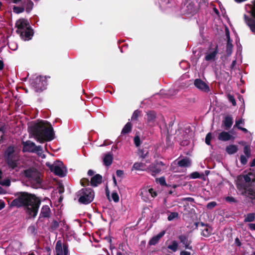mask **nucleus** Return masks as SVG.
<instances>
[{"mask_svg":"<svg viewBox=\"0 0 255 255\" xmlns=\"http://www.w3.org/2000/svg\"><path fill=\"white\" fill-rule=\"evenodd\" d=\"M15 198L9 204L11 207L23 208L28 218H35L41 203V199L35 194L27 192H17Z\"/></svg>","mask_w":255,"mask_h":255,"instance_id":"obj_1","label":"nucleus"},{"mask_svg":"<svg viewBox=\"0 0 255 255\" xmlns=\"http://www.w3.org/2000/svg\"><path fill=\"white\" fill-rule=\"evenodd\" d=\"M28 131L40 143L50 141L54 138V132L51 124L41 121L28 127Z\"/></svg>","mask_w":255,"mask_h":255,"instance_id":"obj_2","label":"nucleus"},{"mask_svg":"<svg viewBox=\"0 0 255 255\" xmlns=\"http://www.w3.org/2000/svg\"><path fill=\"white\" fill-rule=\"evenodd\" d=\"M77 195L79 197L78 201L79 203L87 205L93 201L95 193L91 188H84L80 190L77 193Z\"/></svg>","mask_w":255,"mask_h":255,"instance_id":"obj_3","label":"nucleus"},{"mask_svg":"<svg viewBox=\"0 0 255 255\" xmlns=\"http://www.w3.org/2000/svg\"><path fill=\"white\" fill-rule=\"evenodd\" d=\"M24 176L28 178L33 186L37 188L41 185L42 180L40 172L35 168H29L24 170Z\"/></svg>","mask_w":255,"mask_h":255,"instance_id":"obj_4","label":"nucleus"},{"mask_svg":"<svg viewBox=\"0 0 255 255\" xmlns=\"http://www.w3.org/2000/svg\"><path fill=\"white\" fill-rule=\"evenodd\" d=\"M246 6H249L250 8L249 12L251 17L245 14L244 19L251 32L255 35V0H253L251 4H248Z\"/></svg>","mask_w":255,"mask_h":255,"instance_id":"obj_5","label":"nucleus"},{"mask_svg":"<svg viewBox=\"0 0 255 255\" xmlns=\"http://www.w3.org/2000/svg\"><path fill=\"white\" fill-rule=\"evenodd\" d=\"M30 84L35 92L40 93L46 89V77L39 76L32 78L30 79Z\"/></svg>","mask_w":255,"mask_h":255,"instance_id":"obj_6","label":"nucleus"},{"mask_svg":"<svg viewBox=\"0 0 255 255\" xmlns=\"http://www.w3.org/2000/svg\"><path fill=\"white\" fill-rule=\"evenodd\" d=\"M237 189L240 192L242 195L245 196L248 193L250 196V198L252 200H255V190L252 188H249L247 184L245 183H239L237 186Z\"/></svg>","mask_w":255,"mask_h":255,"instance_id":"obj_7","label":"nucleus"},{"mask_svg":"<svg viewBox=\"0 0 255 255\" xmlns=\"http://www.w3.org/2000/svg\"><path fill=\"white\" fill-rule=\"evenodd\" d=\"M165 166L164 163L161 161L155 160L149 165L148 170L152 176L159 174Z\"/></svg>","mask_w":255,"mask_h":255,"instance_id":"obj_8","label":"nucleus"},{"mask_svg":"<svg viewBox=\"0 0 255 255\" xmlns=\"http://www.w3.org/2000/svg\"><path fill=\"white\" fill-rule=\"evenodd\" d=\"M22 144L23 146L22 149L23 152L35 153L42 150L41 146H36L34 142L30 140L23 142Z\"/></svg>","mask_w":255,"mask_h":255,"instance_id":"obj_9","label":"nucleus"},{"mask_svg":"<svg viewBox=\"0 0 255 255\" xmlns=\"http://www.w3.org/2000/svg\"><path fill=\"white\" fill-rule=\"evenodd\" d=\"M194 85L196 88L202 92L208 93L210 91L209 86L201 79H196Z\"/></svg>","mask_w":255,"mask_h":255,"instance_id":"obj_10","label":"nucleus"},{"mask_svg":"<svg viewBox=\"0 0 255 255\" xmlns=\"http://www.w3.org/2000/svg\"><path fill=\"white\" fill-rule=\"evenodd\" d=\"M46 165L49 167L50 170L53 172L55 175L60 177H63L66 175L64 173L63 169L60 166L54 164H51L49 163H46Z\"/></svg>","mask_w":255,"mask_h":255,"instance_id":"obj_11","label":"nucleus"},{"mask_svg":"<svg viewBox=\"0 0 255 255\" xmlns=\"http://www.w3.org/2000/svg\"><path fill=\"white\" fill-rule=\"evenodd\" d=\"M15 26L17 28L16 32L19 33V31L26 29L27 27H29L30 25L27 19L21 18L16 22Z\"/></svg>","mask_w":255,"mask_h":255,"instance_id":"obj_12","label":"nucleus"},{"mask_svg":"<svg viewBox=\"0 0 255 255\" xmlns=\"http://www.w3.org/2000/svg\"><path fill=\"white\" fill-rule=\"evenodd\" d=\"M20 36L25 40H30L33 35L34 31L31 26L27 27L26 29L19 31Z\"/></svg>","mask_w":255,"mask_h":255,"instance_id":"obj_13","label":"nucleus"},{"mask_svg":"<svg viewBox=\"0 0 255 255\" xmlns=\"http://www.w3.org/2000/svg\"><path fill=\"white\" fill-rule=\"evenodd\" d=\"M146 116L147 124L150 126H154L156 118V112L154 111H150L146 113Z\"/></svg>","mask_w":255,"mask_h":255,"instance_id":"obj_14","label":"nucleus"},{"mask_svg":"<svg viewBox=\"0 0 255 255\" xmlns=\"http://www.w3.org/2000/svg\"><path fill=\"white\" fill-rule=\"evenodd\" d=\"M218 139L223 141H226L231 139L234 140L235 137L231 135L229 132L223 131L219 134Z\"/></svg>","mask_w":255,"mask_h":255,"instance_id":"obj_15","label":"nucleus"},{"mask_svg":"<svg viewBox=\"0 0 255 255\" xmlns=\"http://www.w3.org/2000/svg\"><path fill=\"white\" fill-rule=\"evenodd\" d=\"M103 177L99 174H97L91 177L90 184L93 187H97L102 182Z\"/></svg>","mask_w":255,"mask_h":255,"instance_id":"obj_16","label":"nucleus"},{"mask_svg":"<svg viewBox=\"0 0 255 255\" xmlns=\"http://www.w3.org/2000/svg\"><path fill=\"white\" fill-rule=\"evenodd\" d=\"M51 215V210L48 205H44L42 206L40 213V218H49Z\"/></svg>","mask_w":255,"mask_h":255,"instance_id":"obj_17","label":"nucleus"},{"mask_svg":"<svg viewBox=\"0 0 255 255\" xmlns=\"http://www.w3.org/2000/svg\"><path fill=\"white\" fill-rule=\"evenodd\" d=\"M165 233V231H162L160 232L157 235L153 236L148 242V246H153L155 245L158 243L159 240L164 235Z\"/></svg>","mask_w":255,"mask_h":255,"instance_id":"obj_18","label":"nucleus"},{"mask_svg":"<svg viewBox=\"0 0 255 255\" xmlns=\"http://www.w3.org/2000/svg\"><path fill=\"white\" fill-rule=\"evenodd\" d=\"M223 124H224L226 130L230 128L233 124V120L232 116L230 115L226 116L223 121Z\"/></svg>","mask_w":255,"mask_h":255,"instance_id":"obj_19","label":"nucleus"},{"mask_svg":"<svg viewBox=\"0 0 255 255\" xmlns=\"http://www.w3.org/2000/svg\"><path fill=\"white\" fill-rule=\"evenodd\" d=\"M177 165L182 167H190L191 165V160L188 157H185L177 161Z\"/></svg>","mask_w":255,"mask_h":255,"instance_id":"obj_20","label":"nucleus"},{"mask_svg":"<svg viewBox=\"0 0 255 255\" xmlns=\"http://www.w3.org/2000/svg\"><path fill=\"white\" fill-rule=\"evenodd\" d=\"M113 155L111 153H108L105 154L103 158V162L105 166H109L113 162Z\"/></svg>","mask_w":255,"mask_h":255,"instance_id":"obj_21","label":"nucleus"},{"mask_svg":"<svg viewBox=\"0 0 255 255\" xmlns=\"http://www.w3.org/2000/svg\"><path fill=\"white\" fill-rule=\"evenodd\" d=\"M245 181V183H250L251 181V178L250 176H249V175H239L237 177V181L236 183V187H237V186L239 183H244L243 181Z\"/></svg>","mask_w":255,"mask_h":255,"instance_id":"obj_22","label":"nucleus"},{"mask_svg":"<svg viewBox=\"0 0 255 255\" xmlns=\"http://www.w3.org/2000/svg\"><path fill=\"white\" fill-rule=\"evenodd\" d=\"M56 255H64L63 244L61 240L57 241L55 245Z\"/></svg>","mask_w":255,"mask_h":255,"instance_id":"obj_23","label":"nucleus"},{"mask_svg":"<svg viewBox=\"0 0 255 255\" xmlns=\"http://www.w3.org/2000/svg\"><path fill=\"white\" fill-rule=\"evenodd\" d=\"M201 235L204 237H208L211 235L212 234V228L209 225L208 226H206V227L205 228L201 229Z\"/></svg>","mask_w":255,"mask_h":255,"instance_id":"obj_24","label":"nucleus"},{"mask_svg":"<svg viewBox=\"0 0 255 255\" xmlns=\"http://www.w3.org/2000/svg\"><path fill=\"white\" fill-rule=\"evenodd\" d=\"M218 52V46L217 45L216 47H215V50L213 51H212V52H210L209 54H207L205 56V60L209 61L214 60Z\"/></svg>","mask_w":255,"mask_h":255,"instance_id":"obj_25","label":"nucleus"},{"mask_svg":"<svg viewBox=\"0 0 255 255\" xmlns=\"http://www.w3.org/2000/svg\"><path fill=\"white\" fill-rule=\"evenodd\" d=\"M225 150L229 154L231 155L236 153L238 150V148L236 145L230 144L226 146Z\"/></svg>","mask_w":255,"mask_h":255,"instance_id":"obj_26","label":"nucleus"},{"mask_svg":"<svg viewBox=\"0 0 255 255\" xmlns=\"http://www.w3.org/2000/svg\"><path fill=\"white\" fill-rule=\"evenodd\" d=\"M132 124L130 122H128L122 129L121 134L125 135L129 133L132 130Z\"/></svg>","mask_w":255,"mask_h":255,"instance_id":"obj_27","label":"nucleus"},{"mask_svg":"<svg viewBox=\"0 0 255 255\" xmlns=\"http://www.w3.org/2000/svg\"><path fill=\"white\" fill-rule=\"evenodd\" d=\"M25 11L27 13H29L33 8L34 3L31 0H25Z\"/></svg>","mask_w":255,"mask_h":255,"instance_id":"obj_28","label":"nucleus"},{"mask_svg":"<svg viewBox=\"0 0 255 255\" xmlns=\"http://www.w3.org/2000/svg\"><path fill=\"white\" fill-rule=\"evenodd\" d=\"M245 218L244 220L245 223L253 222L255 219V214L253 213H249L246 216H245Z\"/></svg>","mask_w":255,"mask_h":255,"instance_id":"obj_29","label":"nucleus"},{"mask_svg":"<svg viewBox=\"0 0 255 255\" xmlns=\"http://www.w3.org/2000/svg\"><path fill=\"white\" fill-rule=\"evenodd\" d=\"M6 162L8 166L12 169L17 166L16 161L12 159V157H6Z\"/></svg>","mask_w":255,"mask_h":255,"instance_id":"obj_30","label":"nucleus"},{"mask_svg":"<svg viewBox=\"0 0 255 255\" xmlns=\"http://www.w3.org/2000/svg\"><path fill=\"white\" fill-rule=\"evenodd\" d=\"M244 153L249 158L251 155V149L250 145H245L244 147Z\"/></svg>","mask_w":255,"mask_h":255,"instance_id":"obj_31","label":"nucleus"},{"mask_svg":"<svg viewBox=\"0 0 255 255\" xmlns=\"http://www.w3.org/2000/svg\"><path fill=\"white\" fill-rule=\"evenodd\" d=\"M167 248L172 250L173 252H175L177 250L178 244L176 241H173L171 245L168 246Z\"/></svg>","mask_w":255,"mask_h":255,"instance_id":"obj_32","label":"nucleus"},{"mask_svg":"<svg viewBox=\"0 0 255 255\" xmlns=\"http://www.w3.org/2000/svg\"><path fill=\"white\" fill-rule=\"evenodd\" d=\"M178 239L180 240V242L184 245H185L191 241H189L188 237L185 235L179 236Z\"/></svg>","mask_w":255,"mask_h":255,"instance_id":"obj_33","label":"nucleus"},{"mask_svg":"<svg viewBox=\"0 0 255 255\" xmlns=\"http://www.w3.org/2000/svg\"><path fill=\"white\" fill-rule=\"evenodd\" d=\"M144 164L143 163L135 162L134 163L132 168L135 170H143Z\"/></svg>","mask_w":255,"mask_h":255,"instance_id":"obj_34","label":"nucleus"},{"mask_svg":"<svg viewBox=\"0 0 255 255\" xmlns=\"http://www.w3.org/2000/svg\"><path fill=\"white\" fill-rule=\"evenodd\" d=\"M24 10V6H13V11L17 14L23 12Z\"/></svg>","mask_w":255,"mask_h":255,"instance_id":"obj_35","label":"nucleus"},{"mask_svg":"<svg viewBox=\"0 0 255 255\" xmlns=\"http://www.w3.org/2000/svg\"><path fill=\"white\" fill-rule=\"evenodd\" d=\"M233 44H226V53L228 56L231 55L233 52Z\"/></svg>","mask_w":255,"mask_h":255,"instance_id":"obj_36","label":"nucleus"},{"mask_svg":"<svg viewBox=\"0 0 255 255\" xmlns=\"http://www.w3.org/2000/svg\"><path fill=\"white\" fill-rule=\"evenodd\" d=\"M189 176L191 179L202 178L200 173L197 171L191 173Z\"/></svg>","mask_w":255,"mask_h":255,"instance_id":"obj_37","label":"nucleus"},{"mask_svg":"<svg viewBox=\"0 0 255 255\" xmlns=\"http://www.w3.org/2000/svg\"><path fill=\"white\" fill-rule=\"evenodd\" d=\"M140 114V111L138 110L134 111L131 117V120L136 121H137L138 117H139Z\"/></svg>","mask_w":255,"mask_h":255,"instance_id":"obj_38","label":"nucleus"},{"mask_svg":"<svg viewBox=\"0 0 255 255\" xmlns=\"http://www.w3.org/2000/svg\"><path fill=\"white\" fill-rule=\"evenodd\" d=\"M112 198L115 203L119 201V196L116 191H114L112 193Z\"/></svg>","mask_w":255,"mask_h":255,"instance_id":"obj_39","label":"nucleus"},{"mask_svg":"<svg viewBox=\"0 0 255 255\" xmlns=\"http://www.w3.org/2000/svg\"><path fill=\"white\" fill-rule=\"evenodd\" d=\"M13 152H14L13 147H12L11 146L8 147L5 152L6 154V157H12V154L13 153Z\"/></svg>","mask_w":255,"mask_h":255,"instance_id":"obj_40","label":"nucleus"},{"mask_svg":"<svg viewBox=\"0 0 255 255\" xmlns=\"http://www.w3.org/2000/svg\"><path fill=\"white\" fill-rule=\"evenodd\" d=\"M178 216V213L177 212H171L170 213V214L168 216L167 219H168V221H171L174 220V219L177 218Z\"/></svg>","mask_w":255,"mask_h":255,"instance_id":"obj_41","label":"nucleus"},{"mask_svg":"<svg viewBox=\"0 0 255 255\" xmlns=\"http://www.w3.org/2000/svg\"><path fill=\"white\" fill-rule=\"evenodd\" d=\"M156 180L161 186H167L164 177H161L159 178H157Z\"/></svg>","mask_w":255,"mask_h":255,"instance_id":"obj_42","label":"nucleus"},{"mask_svg":"<svg viewBox=\"0 0 255 255\" xmlns=\"http://www.w3.org/2000/svg\"><path fill=\"white\" fill-rule=\"evenodd\" d=\"M90 181L86 178H83L80 180V184L82 186L85 187L89 185Z\"/></svg>","mask_w":255,"mask_h":255,"instance_id":"obj_43","label":"nucleus"},{"mask_svg":"<svg viewBox=\"0 0 255 255\" xmlns=\"http://www.w3.org/2000/svg\"><path fill=\"white\" fill-rule=\"evenodd\" d=\"M227 98L229 102L232 103L233 106H235L236 105V100L233 95H232L230 94H228Z\"/></svg>","mask_w":255,"mask_h":255,"instance_id":"obj_44","label":"nucleus"},{"mask_svg":"<svg viewBox=\"0 0 255 255\" xmlns=\"http://www.w3.org/2000/svg\"><path fill=\"white\" fill-rule=\"evenodd\" d=\"M212 138V134L211 132L208 133L205 137V143L208 145H211V140Z\"/></svg>","mask_w":255,"mask_h":255,"instance_id":"obj_45","label":"nucleus"},{"mask_svg":"<svg viewBox=\"0 0 255 255\" xmlns=\"http://www.w3.org/2000/svg\"><path fill=\"white\" fill-rule=\"evenodd\" d=\"M225 200L226 202L229 203H237L238 200H237L234 197L232 196H227L225 198Z\"/></svg>","mask_w":255,"mask_h":255,"instance_id":"obj_46","label":"nucleus"},{"mask_svg":"<svg viewBox=\"0 0 255 255\" xmlns=\"http://www.w3.org/2000/svg\"><path fill=\"white\" fill-rule=\"evenodd\" d=\"M134 143L136 147H138L140 145V139L138 135H135L133 139Z\"/></svg>","mask_w":255,"mask_h":255,"instance_id":"obj_47","label":"nucleus"},{"mask_svg":"<svg viewBox=\"0 0 255 255\" xmlns=\"http://www.w3.org/2000/svg\"><path fill=\"white\" fill-rule=\"evenodd\" d=\"M247 158L248 157H247L246 156H245L244 155H241L240 156V162L242 163V164L245 165L247 163V162H248Z\"/></svg>","mask_w":255,"mask_h":255,"instance_id":"obj_48","label":"nucleus"},{"mask_svg":"<svg viewBox=\"0 0 255 255\" xmlns=\"http://www.w3.org/2000/svg\"><path fill=\"white\" fill-rule=\"evenodd\" d=\"M63 254L64 255H68L69 254V250H68V245L67 243H64L63 244Z\"/></svg>","mask_w":255,"mask_h":255,"instance_id":"obj_49","label":"nucleus"},{"mask_svg":"<svg viewBox=\"0 0 255 255\" xmlns=\"http://www.w3.org/2000/svg\"><path fill=\"white\" fill-rule=\"evenodd\" d=\"M139 153L140 154V156L142 158H145L147 156L148 151L146 150H144V149H141L139 150Z\"/></svg>","mask_w":255,"mask_h":255,"instance_id":"obj_50","label":"nucleus"},{"mask_svg":"<svg viewBox=\"0 0 255 255\" xmlns=\"http://www.w3.org/2000/svg\"><path fill=\"white\" fill-rule=\"evenodd\" d=\"M217 205V203L215 201H212L208 203L206 207L208 209H212Z\"/></svg>","mask_w":255,"mask_h":255,"instance_id":"obj_51","label":"nucleus"},{"mask_svg":"<svg viewBox=\"0 0 255 255\" xmlns=\"http://www.w3.org/2000/svg\"><path fill=\"white\" fill-rule=\"evenodd\" d=\"M59 223L56 220H53L52 222L51 227L52 229L55 230L59 227Z\"/></svg>","mask_w":255,"mask_h":255,"instance_id":"obj_52","label":"nucleus"},{"mask_svg":"<svg viewBox=\"0 0 255 255\" xmlns=\"http://www.w3.org/2000/svg\"><path fill=\"white\" fill-rule=\"evenodd\" d=\"M148 192L152 198H154L157 195L156 192H155L152 188L149 189Z\"/></svg>","mask_w":255,"mask_h":255,"instance_id":"obj_53","label":"nucleus"},{"mask_svg":"<svg viewBox=\"0 0 255 255\" xmlns=\"http://www.w3.org/2000/svg\"><path fill=\"white\" fill-rule=\"evenodd\" d=\"M0 184L2 185L9 186L10 185V181L8 179L4 180L3 181L0 182Z\"/></svg>","mask_w":255,"mask_h":255,"instance_id":"obj_54","label":"nucleus"},{"mask_svg":"<svg viewBox=\"0 0 255 255\" xmlns=\"http://www.w3.org/2000/svg\"><path fill=\"white\" fill-rule=\"evenodd\" d=\"M243 123V120L242 119H240L238 121H236L235 125L234 126V128H238V127H241L240 125Z\"/></svg>","mask_w":255,"mask_h":255,"instance_id":"obj_55","label":"nucleus"},{"mask_svg":"<svg viewBox=\"0 0 255 255\" xmlns=\"http://www.w3.org/2000/svg\"><path fill=\"white\" fill-rule=\"evenodd\" d=\"M4 135V130L3 127L0 128V141L2 139Z\"/></svg>","mask_w":255,"mask_h":255,"instance_id":"obj_56","label":"nucleus"},{"mask_svg":"<svg viewBox=\"0 0 255 255\" xmlns=\"http://www.w3.org/2000/svg\"><path fill=\"white\" fill-rule=\"evenodd\" d=\"M182 201H188V202H195L194 199L193 198H191V197L184 198L182 199Z\"/></svg>","mask_w":255,"mask_h":255,"instance_id":"obj_57","label":"nucleus"},{"mask_svg":"<svg viewBox=\"0 0 255 255\" xmlns=\"http://www.w3.org/2000/svg\"><path fill=\"white\" fill-rule=\"evenodd\" d=\"M235 244L236 245V246L239 247H241L242 245V243L238 237H237L235 239Z\"/></svg>","mask_w":255,"mask_h":255,"instance_id":"obj_58","label":"nucleus"},{"mask_svg":"<svg viewBox=\"0 0 255 255\" xmlns=\"http://www.w3.org/2000/svg\"><path fill=\"white\" fill-rule=\"evenodd\" d=\"M116 175L118 177H122L124 175V171L122 170H117L116 171Z\"/></svg>","mask_w":255,"mask_h":255,"instance_id":"obj_59","label":"nucleus"},{"mask_svg":"<svg viewBox=\"0 0 255 255\" xmlns=\"http://www.w3.org/2000/svg\"><path fill=\"white\" fill-rule=\"evenodd\" d=\"M191 243V241L189 242L188 243L184 245V247L186 249H188L190 250H193L192 247L190 246Z\"/></svg>","mask_w":255,"mask_h":255,"instance_id":"obj_60","label":"nucleus"},{"mask_svg":"<svg viewBox=\"0 0 255 255\" xmlns=\"http://www.w3.org/2000/svg\"><path fill=\"white\" fill-rule=\"evenodd\" d=\"M5 206L4 202L2 200H0V210L4 208Z\"/></svg>","mask_w":255,"mask_h":255,"instance_id":"obj_61","label":"nucleus"},{"mask_svg":"<svg viewBox=\"0 0 255 255\" xmlns=\"http://www.w3.org/2000/svg\"><path fill=\"white\" fill-rule=\"evenodd\" d=\"M180 255H191V253L189 252L182 251L180 252Z\"/></svg>","mask_w":255,"mask_h":255,"instance_id":"obj_62","label":"nucleus"},{"mask_svg":"<svg viewBox=\"0 0 255 255\" xmlns=\"http://www.w3.org/2000/svg\"><path fill=\"white\" fill-rule=\"evenodd\" d=\"M249 227L251 230L255 231V224L250 223L249 224Z\"/></svg>","mask_w":255,"mask_h":255,"instance_id":"obj_63","label":"nucleus"},{"mask_svg":"<svg viewBox=\"0 0 255 255\" xmlns=\"http://www.w3.org/2000/svg\"><path fill=\"white\" fill-rule=\"evenodd\" d=\"M225 34H226L227 39L230 38V32H229V30L228 28H226V29Z\"/></svg>","mask_w":255,"mask_h":255,"instance_id":"obj_64","label":"nucleus"}]
</instances>
